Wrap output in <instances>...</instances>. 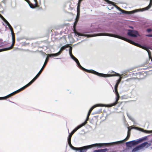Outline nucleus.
<instances>
[{"label":"nucleus","mask_w":152,"mask_h":152,"mask_svg":"<svg viewBox=\"0 0 152 152\" xmlns=\"http://www.w3.org/2000/svg\"><path fill=\"white\" fill-rule=\"evenodd\" d=\"M108 36L110 37H112L115 38H117L124 40L126 41L130 44H131L134 45L138 47L139 48H140L142 49H143L147 51V52L149 57V58H151V61H152V59L151 58V52L149 50H148V48L147 47L141 45H140L135 42L134 41L131 40L130 39H127L126 38H125L124 37H122L121 36L116 35L113 34L107 33H100L98 34H94V37L97 36Z\"/></svg>","instance_id":"1"},{"label":"nucleus","mask_w":152,"mask_h":152,"mask_svg":"<svg viewBox=\"0 0 152 152\" xmlns=\"http://www.w3.org/2000/svg\"><path fill=\"white\" fill-rule=\"evenodd\" d=\"M70 57L71 58L73 59L75 61L77 64L78 66L82 70L85 71L87 72L91 73H93L95 75H96L98 76L104 77H110L111 76H120V75L117 73H115V74H111V75H108V74H105L103 73H101L99 72H98L93 70L92 69H87L83 67H82L80 64L79 61L73 55L71 54V55H70Z\"/></svg>","instance_id":"2"},{"label":"nucleus","mask_w":152,"mask_h":152,"mask_svg":"<svg viewBox=\"0 0 152 152\" xmlns=\"http://www.w3.org/2000/svg\"><path fill=\"white\" fill-rule=\"evenodd\" d=\"M82 0H79L78 3L77 4V15L76 18L75 19V24L74 25V28H75V26L77 24V22L78 21L80 15V4ZM105 1H106L107 2L108 4H111L112 2L110 1L109 0H104Z\"/></svg>","instance_id":"3"},{"label":"nucleus","mask_w":152,"mask_h":152,"mask_svg":"<svg viewBox=\"0 0 152 152\" xmlns=\"http://www.w3.org/2000/svg\"><path fill=\"white\" fill-rule=\"evenodd\" d=\"M82 0H79L78 3L77 4V15L76 18L75 19V24L74 25V28H75V26L77 24V22L78 21L80 15V4ZM105 1H106L107 2L108 4H111L112 2L110 1L109 0H104Z\"/></svg>","instance_id":"4"},{"label":"nucleus","mask_w":152,"mask_h":152,"mask_svg":"<svg viewBox=\"0 0 152 152\" xmlns=\"http://www.w3.org/2000/svg\"><path fill=\"white\" fill-rule=\"evenodd\" d=\"M114 142L107 143H96L91 145H90L91 148L93 147H97L98 148H100L104 147V146L110 145H115Z\"/></svg>","instance_id":"5"},{"label":"nucleus","mask_w":152,"mask_h":152,"mask_svg":"<svg viewBox=\"0 0 152 152\" xmlns=\"http://www.w3.org/2000/svg\"><path fill=\"white\" fill-rule=\"evenodd\" d=\"M69 45H67L62 46L60 49V50L57 53H52L50 54H46L47 55H48L50 57L52 56H56L60 55L62 51L64 50L66 48L69 47Z\"/></svg>","instance_id":"6"},{"label":"nucleus","mask_w":152,"mask_h":152,"mask_svg":"<svg viewBox=\"0 0 152 152\" xmlns=\"http://www.w3.org/2000/svg\"><path fill=\"white\" fill-rule=\"evenodd\" d=\"M105 105H104V104H95V105H94V106H93L89 110L88 112V115H87V118H86V120L84 121V122H86V124H87V121L88 120V119H89V116L90 114V113L92 111V110L94 108H95V107H99V106H101V107H104V106H105Z\"/></svg>","instance_id":"7"},{"label":"nucleus","mask_w":152,"mask_h":152,"mask_svg":"<svg viewBox=\"0 0 152 152\" xmlns=\"http://www.w3.org/2000/svg\"><path fill=\"white\" fill-rule=\"evenodd\" d=\"M128 31L127 34L130 37H136L139 35L138 32L136 31L128 30Z\"/></svg>","instance_id":"8"},{"label":"nucleus","mask_w":152,"mask_h":152,"mask_svg":"<svg viewBox=\"0 0 152 152\" xmlns=\"http://www.w3.org/2000/svg\"><path fill=\"white\" fill-rule=\"evenodd\" d=\"M130 131L128 130L127 132V135L126 137L123 140L114 142L115 145H118L121 143H123L125 141L127 140L129 138L130 136Z\"/></svg>","instance_id":"9"},{"label":"nucleus","mask_w":152,"mask_h":152,"mask_svg":"<svg viewBox=\"0 0 152 152\" xmlns=\"http://www.w3.org/2000/svg\"><path fill=\"white\" fill-rule=\"evenodd\" d=\"M116 97V101L115 102L113 103L110 104H104V105H105V106H104V107H111L113 106H115L116 105L117 103H118V101L119 98V94H117Z\"/></svg>","instance_id":"10"},{"label":"nucleus","mask_w":152,"mask_h":152,"mask_svg":"<svg viewBox=\"0 0 152 152\" xmlns=\"http://www.w3.org/2000/svg\"><path fill=\"white\" fill-rule=\"evenodd\" d=\"M123 14H132L134 13L135 12H138L139 11V10L136 9L135 10H134L130 11H125L124 10H123L121 9V11H120Z\"/></svg>","instance_id":"11"},{"label":"nucleus","mask_w":152,"mask_h":152,"mask_svg":"<svg viewBox=\"0 0 152 152\" xmlns=\"http://www.w3.org/2000/svg\"><path fill=\"white\" fill-rule=\"evenodd\" d=\"M12 38V43L11 46H10V47L9 48H4V49H0V52L3 51H5V50H9L11 49L12 48V47L14 44V43H15V38H14V37H13V38Z\"/></svg>","instance_id":"12"},{"label":"nucleus","mask_w":152,"mask_h":152,"mask_svg":"<svg viewBox=\"0 0 152 152\" xmlns=\"http://www.w3.org/2000/svg\"><path fill=\"white\" fill-rule=\"evenodd\" d=\"M86 122H84L82 123L81 124L77 126L76 128H75L71 132V134H73L78 129H79L80 128L84 126L86 124Z\"/></svg>","instance_id":"13"},{"label":"nucleus","mask_w":152,"mask_h":152,"mask_svg":"<svg viewBox=\"0 0 152 152\" xmlns=\"http://www.w3.org/2000/svg\"><path fill=\"white\" fill-rule=\"evenodd\" d=\"M152 6V0H150V3L149 5L147 7L142 8L139 9V11H143L145 10H147L150 9Z\"/></svg>","instance_id":"14"},{"label":"nucleus","mask_w":152,"mask_h":152,"mask_svg":"<svg viewBox=\"0 0 152 152\" xmlns=\"http://www.w3.org/2000/svg\"><path fill=\"white\" fill-rule=\"evenodd\" d=\"M142 145L140 144L138 146H136L135 148L133 149L132 151V152H138L139 150L142 149V147L143 146Z\"/></svg>","instance_id":"15"},{"label":"nucleus","mask_w":152,"mask_h":152,"mask_svg":"<svg viewBox=\"0 0 152 152\" xmlns=\"http://www.w3.org/2000/svg\"><path fill=\"white\" fill-rule=\"evenodd\" d=\"M142 142V139H138L137 140H134L130 141L132 143V144L133 145V146L136 145L138 143L141 142Z\"/></svg>","instance_id":"16"},{"label":"nucleus","mask_w":152,"mask_h":152,"mask_svg":"<svg viewBox=\"0 0 152 152\" xmlns=\"http://www.w3.org/2000/svg\"><path fill=\"white\" fill-rule=\"evenodd\" d=\"M41 71H39L34 78L29 82L31 84H32L39 76L41 73Z\"/></svg>","instance_id":"17"},{"label":"nucleus","mask_w":152,"mask_h":152,"mask_svg":"<svg viewBox=\"0 0 152 152\" xmlns=\"http://www.w3.org/2000/svg\"><path fill=\"white\" fill-rule=\"evenodd\" d=\"M31 84L29 82L27 84L24 86L23 87H22L21 88L17 90V91L18 92L22 91L25 88H26L27 87H28L29 86H30Z\"/></svg>","instance_id":"18"},{"label":"nucleus","mask_w":152,"mask_h":152,"mask_svg":"<svg viewBox=\"0 0 152 152\" xmlns=\"http://www.w3.org/2000/svg\"><path fill=\"white\" fill-rule=\"evenodd\" d=\"M31 84L29 82L27 84L24 86L23 87H22L21 88L17 90V91L18 92L22 91L25 88H26L27 87H28L29 86H30Z\"/></svg>","instance_id":"19"},{"label":"nucleus","mask_w":152,"mask_h":152,"mask_svg":"<svg viewBox=\"0 0 152 152\" xmlns=\"http://www.w3.org/2000/svg\"><path fill=\"white\" fill-rule=\"evenodd\" d=\"M141 145H143V146L142 147V148L145 146V148H148V147L150 146L151 145V143H148L147 142H144L141 144H140Z\"/></svg>","instance_id":"20"},{"label":"nucleus","mask_w":152,"mask_h":152,"mask_svg":"<svg viewBox=\"0 0 152 152\" xmlns=\"http://www.w3.org/2000/svg\"><path fill=\"white\" fill-rule=\"evenodd\" d=\"M6 24H7V25L9 27L10 30V31L11 32V34L12 35V38H13V37H14V34L13 33L12 27H11V25H10V24L9 23V22H8V24L7 23H6Z\"/></svg>","instance_id":"21"},{"label":"nucleus","mask_w":152,"mask_h":152,"mask_svg":"<svg viewBox=\"0 0 152 152\" xmlns=\"http://www.w3.org/2000/svg\"><path fill=\"white\" fill-rule=\"evenodd\" d=\"M48 61V57H47V58H46L45 60V62L44 63V64L43 66L42 67V68L39 71H41V72H42V70L44 69V67H45V66L46 65V64H47Z\"/></svg>","instance_id":"22"},{"label":"nucleus","mask_w":152,"mask_h":152,"mask_svg":"<svg viewBox=\"0 0 152 152\" xmlns=\"http://www.w3.org/2000/svg\"><path fill=\"white\" fill-rule=\"evenodd\" d=\"M107 148H104L98 150H95L93 151V152H106L107 151Z\"/></svg>","instance_id":"23"},{"label":"nucleus","mask_w":152,"mask_h":152,"mask_svg":"<svg viewBox=\"0 0 152 152\" xmlns=\"http://www.w3.org/2000/svg\"><path fill=\"white\" fill-rule=\"evenodd\" d=\"M126 144L127 148H131L133 146L132 144V143L130 142V141L126 142Z\"/></svg>","instance_id":"24"},{"label":"nucleus","mask_w":152,"mask_h":152,"mask_svg":"<svg viewBox=\"0 0 152 152\" xmlns=\"http://www.w3.org/2000/svg\"><path fill=\"white\" fill-rule=\"evenodd\" d=\"M141 131L146 133H152V130L148 131L147 130H144L143 129L141 128Z\"/></svg>","instance_id":"25"},{"label":"nucleus","mask_w":152,"mask_h":152,"mask_svg":"<svg viewBox=\"0 0 152 152\" xmlns=\"http://www.w3.org/2000/svg\"><path fill=\"white\" fill-rule=\"evenodd\" d=\"M11 96V95H10V94H8V95L4 97H0V100H2L6 99L7 98Z\"/></svg>","instance_id":"26"},{"label":"nucleus","mask_w":152,"mask_h":152,"mask_svg":"<svg viewBox=\"0 0 152 152\" xmlns=\"http://www.w3.org/2000/svg\"><path fill=\"white\" fill-rule=\"evenodd\" d=\"M0 17L6 23H7L8 24V21L1 15L0 14Z\"/></svg>","instance_id":"27"},{"label":"nucleus","mask_w":152,"mask_h":152,"mask_svg":"<svg viewBox=\"0 0 152 152\" xmlns=\"http://www.w3.org/2000/svg\"><path fill=\"white\" fill-rule=\"evenodd\" d=\"M68 143L69 144V146L71 147V148H72V149L74 150H75V148H77V147H74V146H73L71 143V141H68Z\"/></svg>","instance_id":"28"},{"label":"nucleus","mask_w":152,"mask_h":152,"mask_svg":"<svg viewBox=\"0 0 152 152\" xmlns=\"http://www.w3.org/2000/svg\"><path fill=\"white\" fill-rule=\"evenodd\" d=\"M127 116H128V117H129V119L132 121L133 122H134V124H136L135 122V121H134V119L132 118V117H131V116H130L129 115H128V114H127Z\"/></svg>","instance_id":"29"},{"label":"nucleus","mask_w":152,"mask_h":152,"mask_svg":"<svg viewBox=\"0 0 152 152\" xmlns=\"http://www.w3.org/2000/svg\"><path fill=\"white\" fill-rule=\"evenodd\" d=\"M26 1L28 4L29 6H30V7L31 8H34V6H32V4L30 3V1L29 0H24Z\"/></svg>","instance_id":"30"},{"label":"nucleus","mask_w":152,"mask_h":152,"mask_svg":"<svg viewBox=\"0 0 152 152\" xmlns=\"http://www.w3.org/2000/svg\"><path fill=\"white\" fill-rule=\"evenodd\" d=\"M117 88H118V86H115V93L116 95L119 94L118 92Z\"/></svg>","instance_id":"31"},{"label":"nucleus","mask_w":152,"mask_h":152,"mask_svg":"<svg viewBox=\"0 0 152 152\" xmlns=\"http://www.w3.org/2000/svg\"><path fill=\"white\" fill-rule=\"evenodd\" d=\"M72 134H69L68 136V141H71V137H72Z\"/></svg>","instance_id":"32"},{"label":"nucleus","mask_w":152,"mask_h":152,"mask_svg":"<svg viewBox=\"0 0 152 152\" xmlns=\"http://www.w3.org/2000/svg\"><path fill=\"white\" fill-rule=\"evenodd\" d=\"M121 81H120V79H118L117 80V83H116V84H115V86H118V84H119V83L121 82Z\"/></svg>","instance_id":"33"},{"label":"nucleus","mask_w":152,"mask_h":152,"mask_svg":"<svg viewBox=\"0 0 152 152\" xmlns=\"http://www.w3.org/2000/svg\"><path fill=\"white\" fill-rule=\"evenodd\" d=\"M72 47H70L69 49V54L70 55H71L72 54Z\"/></svg>","instance_id":"34"},{"label":"nucleus","mask_w":152,"mask_h":152,"mask_svg":"<svg viewBox=\"0 0 152 152\" xmlns=\"http://www.w3.org/2000/svg\"><path fill=\"white\" fill-rule=\"evenodd\" d=\"M17 93H18V92L16 90V91L11 93V94H10V95H11V96H12Z\"/></svg>","instance_id":"35"},{"label":"nucleus","mask_w":152,"mask_h":152,"mask_svg":"<svg viewBox=\"0 0 152 152\" xmlns=\"http://www.w3.org/2000/svg\"><path fill=\"white\" fill-rule=\"evenodd\" d=\"M115 7L118 9V10H119L120 11H121V9L120 8H119V7H118V6H116V5H115Z\"/></svg>","instance_id":"36"},{"label":"nucleus","mask_w":152,"mask_h":152,"mask_svg":"<svg viewBox=\"0 0 152 152\" xmlns=\"http://www.w3.org/2000/svg\"><path fill=\"white\" fill-rule=\"evenodd\" d=\"M146 139H147V137H144L143 138H142L141 139H142V141H143L144 140H146Z\"/></svg>","instance_id":"37"},{"label":"nucleus","mask_w":152,"mask_h":152,"mask_svg":"<svg viewBox=\"0 0 152 152\" xmlns=\"http://www.w3.org/2000/svg\"><path fill=\"white\" fill-rule=\"evenodd\" d=\"M152 31V29H151V28H148V29H147V31L148 32H150L151 31Z\"/></svg>","instance_id":"38"},{"label":"nucleus","mask_w":152,"mask_h":152,"mask_svg":"<svg viewBox=\"0 0 152 152\" xmlns=\"http://www.w3.org/2000/svg\"><path fill=\"white\" fill-rule=\"evenodd\" d=\"M146 36L149 37H152V34H147L146 35Z\"/></svg>","instance_id":"39"},{"label":"nucleus","mask_w":152,"mask_h":152,"mask_svg":"<svg viewBox=\"0 0 152 152\" xmlns=\"http://www.w3.org/2000/svg\"><path fill=\"white\" fill-rule=\"evenodd\" d=\"M34 2H35V5L36 6L37 5V0H34Z\"/></svg>","instance_id":"40"},{"label":"nucleus","mask_w":152,"mask_h":152,"mask_svg":"<svg viewBox=\"0 0 152 152\" xmlns=\"http://www.w3.org/2000/svg\"><path fill=\"white\" fill-rule=\"evenodd\" d=\"M107 7L108 9L109 10H110L111 9L113 8V7H111V8H110L108 7Z\"/></svg>","instance_id":"41"},{"label":"nucleus","mask_w":152,"mask_h":152,"mask_svg":"<svg viewBox=\"0 0 152 152\" xmlns=\"http://www.w3.org/2000/svg\"><path fill=\"white\" fill-rule=\"evenodd\" d=\"M122 77H119V79H120V81H121V79L122 78Z\"/></svg>","instance_id":"42"},{"label":"nucleus","mask_w":152,"mask_h":152,"mask_svg":"<svg viewBox=\"0 0 152 152\" xmlns=\"http://www.w3.org/2000/svg\"><path fill=\"white\" fill-rule=\"evenodd\" d=\"M130 28H132L133 29V27H132V26H130Z\"/></svg>","instance_id":"43"},{"label":"nucleus","mask_w":152,"mask_h":152,"mask_svg":"<svg viewBox=\"0 0 152 152\" xmlns=\"http://www.w3.org/2000/svg\"><path fill=\"white\" fill-rule=\"evenodd\" d=\"M129 80V79H127V80H126V81H128Z\"/></svg>","instance_id":"44"},{"label":"nucleus","mask_w":152,"mask_h":152,"mask_svg":"<svg viewBox=\"0 0 152 152\" xmlns=\"http://www.w3.org/2000/svg\"><path fill=\"white\" fill-rule=\"evenodd\" d=\"M11 102H12V103H14V102H11V101H10Z\"/></svg>","instance_id":"45"},{"label":"nucleus","mask_w":152,"mask_h":152,"mask_svg":"<svg viewBox=\"0 0 152 152\" xmlns=\"http://www.w3.org/2000/svg\"><path fill=\"white\" fill-rule=\"evenodd\" d=\"M151 149H152V147H151Z\"/></svg>","instance_id":"46"}]
</instances>
